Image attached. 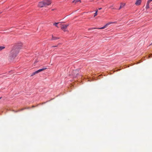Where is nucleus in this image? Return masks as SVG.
<instances>
[{
    "mask_svg": "<svg viewBox=\"0 0 152 152\" xmlns=\"http://www.w3.org/2000/svg\"><path fill=\"white\" fill-rule=\"evenodd\" d=\"M21 47V45H16L13 47V48L11 50L9 55V57L10 59H14L17 56Z\"/></svg>",
    "mask_w": 152,
    "mask_h": 152,
    "instance_id": "1",
    "label": "nucleus"
},
{
    "mask_svg": "<svg viewBox=\"0 0 152 152\" xmlns=\"http://www.w3.org/2000/svg\"><path fill=\"white\" fill-rule=\"evenodd\" d=\"M1 97H0V99H1Z\"/></svg>",
    "mask_w": 152,
    "mask_h": 152,
    "instance_id": "25",
    "label": "nucleus"
},
{
    "mask_svg": "<svg viewBox=\"0 0 152 152\" xmlns=\"http://www.w3.org/2000/svg\"><path fill=\"white\" fill-rule=\"evenodd\" d=\"M57 47V46H53V47Z\"/></svg>",
    "mask_w": 152,
    "mask_h": 152,
    "instance_id": "19",
    "label": "nucleus"
},
{
    "mask_svg": "<svg viewBox=\"0 0 152 152\" xmlns=\"http://www.w3.org/2000/svg\"><path fill=\"white\" fill-rule=\"evenodd\" d=\"M150 3V2L148 0L147 3L146 5V9H148L149 8V5Z\"/></svg>",
    "mask_w": 152,
    "mask_h": 152,
    "instance_id": "8",
    "label": "nucleus"
},
{
    "mask_svg": "<svg viewBox=\"0 0 152 152\" xmlns=\"http://www.w3.org/2000/svg\"><path fill=\"white\" fill-rule=\"evenodd\" d=\"M2 13V12H0V14H1Z\"/></svg>",
    "mask_w": 152,
    "mask_h": 152,
    "instance_id": "21",
    "label": "nucleus"
},
{
    "mask_svg": "<svg viewBox=\"0 0 152 152\" xmlns=\"http://www.w3.org/2000/svg\"><path fill=\"white\" fill-rule=\"evenodd\" d=\"M46 69H47L46 68H42V69H39L37 71V73H38L39 72L42 71Z\"/></svg>",
    "mask_w": 152,
    "mask_h": 152,
    "instance_id": "7",
    "label": "nucleus"
},
{
    "mask_svg": "<svg viewBox=\"0 0 152 152\" xmlns=\"http://www.w3.org/2000/svg\"><path fill=\"white\" fill-rule=\"evenodd\" d=\"M59 39V37H53V36H52V39L51 40H55L56 39Z\"/></svg>",
    "mask_w": 152,
    "mask_h": 152,
    "instance_id": "9",
    "label": "nucleus"
},
{
    "mask_svg": "<svg viewBox=\"0 0 152 152\" xmlns=\"http://www.w3.org/2000/svg\"><path fill=\"white\" fill-rule=\"evenodd\" d=\"M96 28H91V29H96Z\"/></svg>",
    "mask_w": 152,
    "mask_h": 152,
    "instance_id": "16",
    "label": "nucleus"
},
{
    "mask_svg": "<svg viewBox=\"0 0 152 152\" xmlns=\"http://www.w3.org/2000/svg\"><path fill=\"white\" fill-rule=\"evenodd\" d=\"M90 29H91V28H90V29H88V30H90Z\"/></svg>",
    "mask_w": 152,
    "mask_h": 152,
    "instance_id": "24",
    "label": "nucleus"
},
{
    "mask_svg": "<svg viewBox=\"0 0 152 152\" xmlns=\"http://www.w3.org/2000/svg\"><path fill=\"white\" fill-rule=\"evenodd\" d=\"M81 2L80 0H74L72 1V3H76L77 2Z\"/></svg>",
    "mask_w": 152,
    "mask_h": 152,
    "instance_id": "11",
    "label": "nucleus"
},
{
    "mask_svg": "<svg viewBox=\"0 0 152 152\" xmlns=\"http://www.w3.org/2000/svg\"><path fill=\"white\" fill-rule=\"evenodd\" d=\"M45 6L43 1H42L40 2L38 4V7H42Z\"/></svg>",
    "mask_w": 152,
    "mask_h": 152,
    "instance_id": "5",
    "label": "nucleus"
},
{
    "mask_svg": "<svg viewBox=\"0 0 152 152\" xmlns=\"http://www.w3.org/2000/svg\"><path fill=\"white\" fill-rule=\"evenodd\" d=\"M74 72H76V70L74 71Z\"/></svg>",
    "mask_w": 152,
    "mask_h": 152,
    "instance_id": "22",
    "label": "nucleus"
},
{
    "mask_svg": "<svg viewBox=\"0 0 152 152\" xmlns=\"http://www.w3.org/2000/svg\"><path fill=\"white\" fill-rule=\"evenodd\" d=\"M43 1L45 6L50 5L51 3L50 0H44Z\"/></svg>",
    "mask_w": 152,
    "mask_h": 152,
    "instance_id": "4",
    "label": "nucleus"
},
{
    "mask_svg": "<svg viewBox=\"0 0 152 152\" xmlns=\"http://www.w3.org/2000/svg\"><path fill=\"white\" fill-rule=\"evenodd\" d=\"M148 1H150V2H151V1H152V0H148Z\"/></svg>",
    "mask_w": 152,
    "mask_h": 152,
    "instance_id": "18",
    "label": "nucleus"
},
{
    "mask_svg": "<svg viewBox=\"0 0 152 152\" xmlns=\"http://www.w3.org/2000/svg\"><path fill=\"white\" fill-rule=\"evenodd\" d=\"M102 9V8H99L98 9H99V10H101V9Z\"/></svg>",
    "mask_w": 152,
    "mask_h": 152,
    "instance_id": "17",
    "label": "nucleus"
},
{
    "mask_svg": "<svg viewBox=\"0 0 152 152\" xmlns=\"http://www.w3.org/2000/svg\"><path fill=\"white\" fill-rule=\"evenodd\" d=\"M59 23H54L53 24V25H55V26H56V27H57L58 28L59 27H58V26H57V24Z\"/></svg>",
    "mask_w": 152,
    "mask_h": 152,
    "instance_id": "15",
    "label": "nucleus"
},
{
    "mask_svg": "<svg viewBox=\"0 0 152 152\" xmlns=\"http://www.w3.org/2000/svg\"><path fill=\"white\" fill-rule=\"evenodd\" d=\"M37 71H36L35 72L32 73V74L31 75V76H32L33 75H35L36 74H37Z\"/></svg>",
    "mask_w": 152,
    "mask_h": 152,
    "instance_id": "12",
    "label": "nucleus"
},
{
    "mask_svg": "<svg viewBox=\"0 0 152 152\" xmlns=\"http://www.w3.org/2000/svg\"><path fill=\"white\" fill-rule=\"evenodd\" d=\"M116 23V22H110L107 23L105 26H103L101 28H98L97 29H103L107 27L109 25H110L112 24H113V23Z\"/></svg>",
    "mask_w": 152,
    "mask_h": 152,
    "instance_id": "3",
    "label": "nucleus"
},
{
    "mask_svg": "<svg viewBox=\"0 0 152 152\" xmlns=\"http://www.w3.org/2000/svg\"><path fill=\"white\" fill-rule=\"evenodd\" d=\"M94 0H90V1H93Z\"/></svg>",
    "mask_w": 152,
    "mask_h": 152,
    "instance_id": "20",
    "label": "nucleus"
},
{
    "mask_svg": "<svg viewBox=\"0 0 152 152\" xmlns=\"http://www.w3.org/2000/svg\"><path fill=\"white\" fill-rule=\"evenodd\" d=\"M97 12H98V10H97L96 11L95 13H94V17H95V16H96L97 15Z\"/></svg>",
    "mask_w": 152,
    "mask_h": 152,
    "instance_id": "14",
    "label": "nucleus"
},
{
    "mask_svg": "<svg viewBox=\"0 0 152 152\" xmlns=\"http://www.w3.org/2000/svg\"><path fill=\"white\" fill-rule=\"evenodd\" d=\"M69 24L61 25V28L64 32L67 31V30L66 29L67 27L69 26Z\"/></svg>",
    "mask_w": 152,
    "mask_h": 152,
    "instance_id": "2",
    "label": "nucleus"
},
{
    "mask_svg": "<svg viewBox=\"0 0 152 152\" xmlns=\"http://www.w3.org/2000/svg\"><path fill=\"white\" fill-rule=\"evenodd\" d=\"M142 0H137L136 1V3H135V4L136 5H140L141 2Z\"/></svg>",
    "mask_w": 152,
    "mask_h": 152,
    "instance_id": "6",
    "label": "nucleus"
},
{
    "mask_svg": "<svg viewBox=\"0 0 152 152\" xmlns=\"http://www.w3.org/2000/svg\"><path fill=\"white\" fill-rule=\"evenodd\" d=\"M5 48V47L4 46H0V51L1 50H2L4 49Z\"/></svg>",
    "mask_w": 152,
    "mask_h": 152,
    "instance_id": "13",
    "label": "nucleus"
},
{
    "mask_svg": "<svg viewBox=\"0 0 152 152\" xmlns=\"http://www.w3.org/2000/svg\"><path fill=\"white\" fill-rule=\"evenodd\" d=\"M125 6V4L124 3H122L121 4V6L119 9V10H120V9H121L124 6Z\"/></svg>",
    "mask_w": 152,
    "mask_h": 152,
    "instance_id": "10",
    "label": "nucleus"
},
{
    "mask_svg": "<svg viewBox=\"0 0 152 152\" xmlns=\"http://www.w3.org/2000/svg\"><path fill=\"white\" fill-rule=\"evenodd\" d=\"M90 29H91V28H90V29H88V30H90Z\"/></svg>",
    "mask_w": 152,
    "mask_h": 152,
    "instance_id": "23",
    "label": "nucleus"
}]
</instances>
